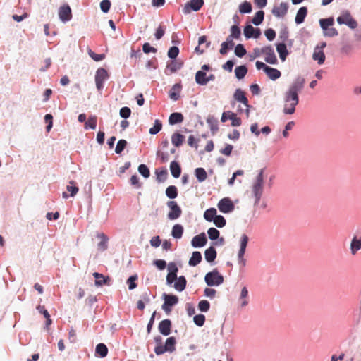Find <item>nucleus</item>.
<instances>
[{
    "instance_id": "f257e3e1",
    "label": "nucleus",
    "mask_w": 361,
    "mask_h": 361,
    "mask_svg": "<svg viewBox=\"0 0 361 361\" xmlns=\"http://www.w3.org/2000/svg\"><path fill=\"white\" fill-rule=\"evenodd\" d=\"M283 99L284 105L283 112L285 114H293L295 111V106L299 103V97H295L285 92Z\"/></svg>"
},
{
    "instance_id": "f03ea898",
    "label": "nucleus",
    "mask_w": 361,
    "mask_h": 361,
    "mask_svg": "<svg viewBox=\"0 0 361 361\" xmlns=\"http://www.w3.org/2000/svg\"><path fill=\"white\" fill-rule=\"evenodd\" d=\"M263 185H264V176L263 171L261 170L259 174L256 177V180L252 185V193L255 198V204H257L259 202L263 192Z\"/></svg>"
},
{
    "instance_id": "7ed1b4c3",
    "label": "nucleus",
    "mask_w": 361,
    "mask_h": 361,
    "mask_svg": "<svg viewBox=\"0 0 361 361\" xmlns=\"http://www.w3.org/2000/svg\"><path fill=\"white\" fill-rule=\"evenodd\" d=\"M204 280L209 286H219L224 282V277L215 269L205 275Z\"/></svg>"
},
{
    "instance_id": "20e7f679",
    "label": "nucleus",
    "mask_w": 361,
    "mask_h": 361,
    "mask_svg": "<svg viewBox=\"0 0 361 361\" xmlns=\"http://www.w3.org/2000/svg\"><path fill=\"white\" fill-rule=\"evenodd\" d=\"M305 83V78L301 76H298L291 83L288 90L286 92L294 95L295 97H298V94L302 90Z\"/></svg>"
},
{
    "instance_id": "39448f33",
    "label": "nucleus",
    "mask_w": 361,
    "mask_h": 361,
    "mask_svg": "<svg viewBox=\"0 0 361 361\" xmlns=\"http://www.w3.org/2000/svg\"><path fill=\"white\" fill-rule=\"evenodd\" d=\"M337 22L338 24H345L351 29H355L357 27V21L351 16L349 11H343L338 18Z\"/></svg>"
},
{
    "instance_id": "423d86ee",
    "label": "nucleus",
    "mask_w": 361,
    "mask_h": 361,
    "mask_svg": "<svg viewBox=\"0 0 361 361\" xmlns=\"http://www.w3.org/2000/svg\"><path fill=\"white\" fill-rule=\"evenodd\" d=\"M249 241V238L246 234H243L240 240V250L238 253V263L242 266H245L246 260L244 258L246 247Z\"/></svg>"
},
{
    "instance_id": "0eeeda50",
    "label": "nucleus",
    "mask_w": 361,
    "mask_h": 361,
    "mask_svg": "<svg viewBox=\"0 0 361 361\" xmlns=\"http://www.w3.org/2000/svg\"><path fill=\"white\" fill-rule=\"evenodd\" d=\"M164 302L162 305V310L169 314L171 312V307L178 302V298L174 295L164 294Z\"/></svg>"
},
{
    "instance_id": "6e6552de",
    "label": "nucleus",
    "mask_w": 361,
    "mask_h": 361,
    "mask_svg": "<svg viewBox=\"0 0 361 361\" xmlns=\"http://www.w3.org/2000/svg\"><path fill=\"white\" fill-rule=\"evenodd\" d=\"M109 75L106 69L99 68L97 69L95 75V83L97 88L101 91L104 87V82L108 78Z\"/></svg>"
},
{
    "instance_id": "1a4fd4ad",
    "label": "nucleus",
    "mask_w": 361,
    "mask_h": 361,
    "mask_svg": "<svg viewBox=\"0 0 361 361\" xmlns=\"http://www.w3.org/2000/svg\"><path fill=\"white\" fill-rule=\"evenodd\" d=\"M167 206L170 208V212L168 214L169 219L173 220L180 216L182 210L176 201L168 202Z\"/></svg>"
},
{
    "instance_id": "9d476101",
    "label": "nucleus",
    "mask_w": 361,
    "mask_h": 361,
    "mask_svg": "<svg viewBox=\"0 0 361 361\" xmlns=\"http://www.w3.org/2000/svg\"><path fill=\"white\" fill-rule=\"evenodd\" d=\"M217 207L223 213H230L233 212L235 208L234 204L229 197H224L221 199L219 202Z\"/></svg>"
},
{
    "instance_id": "9b49d317",
    "label": "nucleus",
    "mask_w": 361,
    "mask_h": 361,
    "mask_svg": "<svg viewBox=\"0 0 361 361\" xmlns=\"http://www.w3.org/2000/svg\"><path fill=\"white\" fill-rule=\"evenodd\" d=\"M264 55L265 56V61L270 64H276L277 63V59L275 55L274 51L271 46H267L263 47Z\"/></svg>"
},
{
    "instance_id": "f8f14e48",
    "label": "nucleus",
    "mask_w": 361,
    "mask_h": 361,
    "mask_svg": "<svg viewBox=\"0 0 361 361\" xmlns=\"http://www.w3.org/2000/svg\"><path fill=\"white\" fill-rule=\"evenodd\" d=\"M204 5V0H190V2L185 5L183 11L185 13H188L190 10L198 11Z\"/></svg>"
},
{
    "instance_id": "ddd939ff",
    "label": "nucleus",
    "mask_w": 361,
    "mask_h": 361,
    "mask_svg": "<svg viewBox=\"0 0 361 361\" xmlns=\"http://www.w3.org/2000/svg\"><path fill=\"white\" fill-rule=\"evenodd\" d=\"M59 16L63 22L70 20L72 18L71 7L68 4L61 6L59 11Z\"/></svg>"
},
{
    "instance_id": "4468645a",
    "label": "nucleus",
    "mask_w": 361,
    "mask_h": 361,
    "mask_svg": "<svg viewBox=\"0 0 361 361\" xmlns=\"http://www.w3.org/2000/svg\"><path fill=\"white\" fill-rule=\"evenodd\" d=\"M207 242L204 233L195 235L192 240V245L194 247H200L206 245Z\"/></svg>"
},
{
    "instance_id": "2eb2a0df",
    "label": "nucleus",
    "mask_w": 361,
    "mask_h": 361,
    "mask_svg": "<svg viewBox=\"0 0 361 361\" xmlns=\"http://www.w3.org/2000/svg\"><path fill=\"white\" fill-rule=\"evenodd\" d=\"M288 6L286 3H281L279 6H275L272 10V13L279 18L283 17L288 11Z\"/></svg>"
},
{
    "instance_id": "dca6fc26",
    "label": "nucleus",
    "mask_w": 361,
    "mask_h": 361,
    "mask_svg": "<svg viewBox=\"0 0 361 361\" xmlns=\"http://www.w3.org/2000/svg\"><path fill=\"white\" fill-rule=\"evenodd\" d=\"M171 322L169 319H164L159 324V331L164 336H168L171 333Z\"/></svg>"
},
{
    "instance_id": "f3484780",
    "label": "nucleus",
    "mask_w": 361,
    "mask_h": 361,
    "mask_svg": "<svg viewBox=\"0 0 361 361\" xmlns=\"http://www.w3.org/2000/svg\"><path fill=\"white\" fill-rule=\"evenodd\" d=\"M234 99L238 102L243 104L246 107L249 108L250 105L248 104V99L245 97V92L240 89H237L234 93Z\"/></svg>"
},
{
    "instance_id": "a211bd4d",
    "label": "nucleus",
    "mask_w": 361,
    "mask_h": 361,
    "mask_svg": "<svg viewBox=\"0 0 361 361\" xmlns=\"http://www.w3.org/2000/svg\"><path fill=\"white\" fill-rule=\"evenodd\" d=\"M325 58V54L324 51L321 49V48H319V47H316L314 50L312 59L314 61H317L319 65H322L324 63Z\"/></svg>"
},
{
    "instance_id": "6ab92c4d",
    "label": "nucleus",
    "mask_w": 361,
    "mask_h": 361,
    "mask_svg": "<svg viewBox=\"0 0 361 361\" xmlns=\"http://www.w3.org/2000/svg\"><path fill=\"white\" fill-rule=\"evenodd\" d=\"M66 189L70 192V195H68L66 192H63L62 195L65 199L68 198L69 196H75L78 192V188L75 185V183L73 180L69 182V185H67Z\"/></svg>"
},
{
    "instance_id": "aec40b11",
    "label": "nucleus",
    "mask_w": 361,
    "mask_h": 361,
    "mask_svg": "<svg viewBox=\"0 0 361 361\" xmlns=\"http://www.w3.org/2000/svg\"><path fill=\"white\" fill-rule=\"evenodd\" d=\"M233 46L234 42L231 39V37H228L226 40L221 44L219 53L222 55H225L227 53L228 50L232 49Z\"/></svg>"
},
{
    "instance_id": "412c9836",
    "label": "nucleus",
    "mask_w": 361,
    "mask_h": 361,
    "mask_svg": "<svg viewBox=\"0 0 361 361\" xmlns=\"http://www.w3.org/2000/svg\"><path fill=\"white\" fill-rule=\"evenodd\" d=\"M265 73L272 80H276L281 75V72L278 69L269 66L266 68Z\"/></svg>"
},
{
    "instance_id": "4be33fe9",
    "label": "nucleus",
    "mask_w": 361,
    "mask_h": 361,
    "mask_svg": "<svg viewBox=\"0 0 361 361\" xmlns=\"http://www.w3.org/2000/svg\"><path fill=\"white\" fill-rule=\"evenodd\" d=\"M276 51L282 61H284L288 54L286 45L284 43H279L276 45Z\"/></svg>"
},
{
    "instance_id": "5701e85b",
    "label": "nucleus",
    "mask_w": 361,
    "mask_h": 361,
    "mask_svg": "<svg viewBox=\"0 0 361 361\" xmlns=\"http://www.w3.org/2000/svg\"><path fill=\"white\" fill-rule=\"evenodd\" d=\"M307 14V8L306 7L303 6L300 8L295 16V23L297 24H301L302 23H303Z\"/></svg>"
},
{
    "instance_id": "b1692460",
    "label": "nucleus",
    "mask_w": 361,
    "mask_h": 361,
    "mask_svg": "<svg viewBox=\"0 0 361 361\" xmlns=\"http://www.w3.org/2000/svg\"><path fill=\"white\" fill-rule=\"evenodd\" d=\"M206 73L202 71H198L195 74V81L200 85H205L208 82Z\"/></svg>"
},
{
    "instance_id": "393cba45",
    "label": "nucleus",
    "mask_w": 361,
    "mask_h": 361,
    "mask_svg": "<svg viewBox=\"0 0 361 361\" xmlns=\"http://www.w3.org/2000/svg\"><path fill=\"white\" fill-rule=\"evenodd\" d=\"M204 256L208 262H212L216 257V251L213 247H209L205 250Z\"/></svg>"
},
{
    "instance_id": "a878e982",
    "label": "nucleus",
    "mask_w": 361,
    "mask_h": 361,
    "mask_svg": "<svg viewBox=\"0 0 361 361\" xmlns=\"http://www.w3.org/2000/svg\"><path fill=\"white\" fill-rule=\"evenodd\" d=\"M176 281L174 283V288L178 291H183L186 287L187 281L185 278L182 276L177 278Z\"/></svg>"
},
{
    "instance_id": "bb28decb",
    "label": "nucleus",
    "mask_w": 361,
    "mask_h": 361,
    "mask_svg": "<svg viewBox=\"0 0 361 361\" xmlns=\"http://www.w3.org/2000/svg\"><path fill=\"white\" fill-rule=\"evenodd\" d=\"M184 119V117L180 113H173L170 115L169 118V122L171 125H174L176 123H181Z\"/></svg>"
},
{
    "instance_id": "cd10ccee",
    "label": "nucleus",
    "mask_w": 361,
    "mask_h": 361,
    "mask_svg": "<svg viewBox=\"0 0 361 361\" xmlns=\"http://www.w3.org/2000/svg\"><path fill=\"white\" fill-rule=\"evenodd\" d=\"M184 139L185 137L178 133H175L171 136L172 144L177 147L182 145Z\"/></svg>"
},
{
    "instance_id": "c85d7f7f",
    "label": "nucleus",
    "mask_w": 361,
    "mask_h": 361,
    "mask_svg": "<svg viewBox=\"0 0 361 361\" xmlns=\"http://www.w3.org/2000/svg\"><path fill=\"white\" fill-rule=\"evenodd\" d=\"M154 340L155 342L157 343V345L154 348V352L157 355H161L167 351L166 347L161 345L162 338L161 336H158L155 337Z\"/></svg>"
},
{
    "instance_id": "c756f323",
    "label": "nucleus",
    "mask_w": 361,
    "mask_h": 361,
    "mask_svg": "<svg viewBox=\"0 0 361 361\" xmlns=\"http://www.w3.org/2000/svg\"><path fill=\"white\" fill-rule=\"evenodd\" d=\"M170 170L174 178H178L181 173V168L176 161H172L170 164Z\"/></svg>"
},
{
    "instance_id": "7c9ffc66",
    "label": "nucleus",
    "mask_w": 361,
    "mask_h": 361,
    "mask_svg": "<svg viewBox=\"0 0 361 361\" xmlns=\"http://www.w3.org/2000/svg\"><path fill=\"white\" fill-rule=\"evenodd\" d=\"M202 261V255L198 251H195L192 254V257L189 260V264L190 266H197Z\"/></svg>"
},
{
    "instance_id": "2f4dec72",
    "label": "nucleus",
    "mask_w": 361,
    "mask_h": 361,
    "mask_svg": "<svg viewBox=\"0 0 361 361\" xmlns=\"http://www.w3.org/2000/svg\"><path fill=\"white\" fill-rule=\"evenodd\" d=\"M195 175L199 182H203L207 178V174L204 169L197 168L195 170Z\"/></svg>"
},
{
    "instance_id": "473e14b6",
    "label": "nucleus",
    "mask_w": 361,
    "mask_h": 361,
    "mask_svg": "<svg viewBox=\"0 0 361 361\" xmlns=\"http://www.w3.org/2000/svg\"><path fill=\"white\" fill-rule=\"evenodd\" d=\"M248 290L246 287H243L241 290L239 300L240 301V305L244 307L248 305Z\"/></svg>"
},
{
    "instance_id": "72a5a7b5",
    "label": "nucleus",
    "mask_w": 361,
    "mask_h": 361,
    "mask_svg": "<svg viewBox=\"0 0 361 361\" xmlns=\"http://www.w3.org/2000/svg\"><path fill=\"white\" fill-rule=\"evenodd\" d=\"M183 227L180 224H176L172 228L171 235L174 238H180L183 235Z\"/></svg>"
},
{
    "instance_id": "f704fd0d",
    "label": "nucleus",
    "mask_w": 361,
    "mask_h": 361,
    "mask_svg": "<svg viewBox=\"0 0 361 361\" xmlns=\"http://www.w3.org/2000/svg\"><path fill=\"white\" fill-rule=\"evenodd\" d=\"M93 276L96 279L95 285L97 286L106 284L107 283V281L109 280V277L104 278L103 274L97 272L93 273Z\"/></svg>"
},
{
    "instance_id": "c9c22d12",
    "label": "nucleus",
    "mask_w": 361,
    "mask_h": 361,
    "mask_svg": "<svg viewBox=\"0 0 361 361\" xmlns=\"http://www.w3.org/2000/svg\"><path fill=\"white\" fill-rule=\"evenodd\" d=\"M361 249V239H357L354 237L351 241L350 250L353 255H355L357 251Z\"/></svg>"
},
{
    "instance_id": "e433bc0d",
    "label": "nucleus",
    "mask_w": 361,
    "mask_h": 361,
    "mask_svg": "<svg viewBox=\"0 0 361 361\" xmlns=\"http://www.w3.org/2000/svg\"><path fill=\"white\" fill-rule=\"evenodd\" d=\"M247 73V68L245 66H237L235 69V74L238 79H243Z\"/></svg>"
},
{
    "instance_id": "4c0bfd02",
    "label": "nucleus",
    "mask_w": 361,
    "mask_h": 361,
    "mask_svg": "<svg viewBox=\"0 0 361 361\" xmlns=\"http://www.w3.org/2000/svg\"><path fill=\"white\" fill-rule=\"evenodd\" d=\"M96 353L98 354L101 357H104L108 354V348L104 343H99L96 346Z\"/></svg>"
},
{
    "instance_id": "58836bf2",
    "label": "nucleus",
    "mask_w": 361,
    "mask_h": 361,
    "mask_svg": "<svg viewBox=\"0 0 361 361\" xmlns=\"http://www.w3.org/2000/svg\"><path fill=\"white\" fill-rule=\"evenodd\" d=\"M166 195L170 199H174L178 196V189L175 185H170L166 190Z\"/></svg>"
},
{
    "instance_id": "ea45409f",
    "label": "nucleus",
    "mask_w": 361,
    "mask_h": 361,
    "mask_svg": "<svg viewBox=\"0 0 361 361\" xmlns=\"http://www.w3.org/2000/svg\"><path fill=\"white\" fill-rule=\"evenodd\" d=\"M216 216V210L215 208L208 209L204 213V217L208 221H213Z\"/></svg>"
},
{
    "instance_id": "a19ab883",
    "label": "nucleus",
    "mask_w": 361,
    "mask_h": 361,
    "mask_svg": "<svg viewBox=\"0 0 361 361\" xmlns=\"http://www.w3.org/2000/svg\"><path fill=\"white\" fill-rule=\"evenodd\" d=\"M176 339L174 337H169L166 339L164 347L168 352H173L175 350Z\"/></svg>"
},
{
    "instance_id": "79ce46f5",
    "label": "nucleus",
    "mask_w": 361,
    "mask_h": 361,
    "mask_svg": "<svg viewBox=\"0 0 361 361\" xmlns=\"http://www.w3.org/2000/svg\"><path fill=\"white\" fill-rule=\"evenodd\" d=\"M264 13L263 11H257L252 20V23L255 25H260L264 20Z\"/></svg>"
},
{
    "instance_id": "37998d69",
    "label": "nucleus",
    "mask_w": 361,
    "mask_h": 361,
    "mask_svg": "<svg viewBox=\"0 0 361 361\" xmlns=\"http://www.w3.org/2000/svg\"><path fill=\"white\" fill-rule=\"evenodd\" d=\"M241 35L240 29L236 25H232L231 27V34L228 37H231V39H239Z\"/></svg>"
},
{
    "instance_id": "c03bdc74",
    "label": "nucleus",
    "mask_w": 361,
    "mask_h": 361,
    "mask_svg": "<svg viewBox=\"0 0 361 361\" xmlns=\"http://www.w3.org/2000/svg\"><path fill=\"white\" fill-rule=\"evenodd\" d=\"M180 88V86L178 85H175L173 86V87L169 93V97L171 99H173L174 101H176L178 99Z\"/></svg>"
},
{
    "instance_id": "a18cd8bd",
    "label": "nucleus",
    "mask_w": 361,
    "mask_h": 361,
    "mask_svg": "<svg viewBox=\"0 0 361 361\" xmlns=\"http://www.w3.org/2000/svg\"><path fill=\"white\" fill-rule=\"evenodd\" d=\"M142 300H140L137 302V307L140 310H143L145 309V302L148 303L150 300L149 294L147 293H144L142 295Z\"/></svg>"
},
{
    "instance_id": "49530a36",
    "label": "nucleus",
    "mask_w": 361,
    "mask_h": 361,
    "mask_svg": "<svg viewBox=\"0 0 361 361\" xmlns=\"http://www.w3.org/2000/svg\"><path fill=\"white\" fill-rule=\"evenodd\" d=\"M334 23V20L333 18H323L319 20V24L323 30H326L330 26H332Z\"/></svg>"
},
{
    "instance_id": "de8ad7c7",
    "label": "nucleus",
    "mask_w": 361,
    "mask_h": 361,
    "mask_svg": "<svg viewBox=\"0 0 361 361\" xmlns=\"http://www.w3.org/2000/svg\"><path fill=\"white\" fill-rule=\"evenodd\" d=\"M98 238L101 239V241L98 243V247L104 251L107 248L108 238L104 233L99 234Z\"/></svg>"
},
{
    "instance_id": "09e8293b",
    "label": "nucleus",
    "mask_w": 361,
    "mask_h": 361,
    "mask_svg": "<svg viewBox=\"0 0 361 361\" xmlns=\"http://www.w3.org/2000/svg\"><path fill=\"white\" fill-rule=\"evenodd\" d=\"M157 180L158 182H164L168 176L166 169L157 170L156 171Z\"/></svg>"
},
{
    "instance_id": "8fccbe9b",
    "label": "nucleus",
    "mask_w": 361,
    "mask_h": 361,
    "mask_svg": "<svg viewBox=\"0 0 361 361\" xmlns=\"http://www.w3.org/2000/svg\"><path fill=\"white\" fill-rule=\"evenodd\" d=\"M97 126V117L95 116H90L87 121L85 123V128H90L94 130Z\"/></svg>"
},
{
    "instance_id": "3c124183",
    "label": "nucleus",
    "mask_w": 361,
    "mask_h": 361,
    "mask_svg": "<svg viewBox=\"0 0 361 361\" xmlns=\"http://www.w3.org/2000/svg\"><path fill=\"white\" fill-rule=\"evenodd\" d=\"M87 53L89 56L95 61H100L105 59V54H98L94 53L91 49H87Z\"/></svg>"
},
{
    "instance_id": "603ef678",
    "label": "nucleus",
    "mask_w": 361,
    "mask_h": 361,
    "mask_svg": "<svg viewBox=\"0 0 361 361\" xmlns=\"http://www.w3.org/2000/svg\"><path fill=\"white\" fill-rule=\"evenodd\" d=\"M239 11L242 13H249L252 11V6L250 2L245 1L239 6Z\"/></svg>"
},
{
    "instance_id": "864d4df0",
    "label": "nucleus",
    "mask_w": 361,
    "mask_h": 361,
    "mask_svg": "<svg viewBox=\"0 0 361 361\" xmlns=\"http://www.w3.org/2000/svg\"><path fill=\"white\" fill-rule=\"evenodd\" d=\"M214 224L219 227L222 228L226 225V219L223 216L221 215H216L215 218L213 220Z\"/></svg>"
},
{
    "instance_id": "5fc2aeb1",
    "label": "nucleus",
    "mask_w": 361,
    "mask_h": 361,
    "mask_svg": "<svg viewBox=\"0 0 361 361\" xmlns=\"http://www.w3.org/2000/svg\"><path fill=\"white\" fill-rule=\"evenodd\" d=\"M207 233L209 239L212 240L218 239L220 235L219 231L215 228H209L207 231Z\"/></svg>"
},
{
    "instance_id": "6e6d98bb",
    "label": "nucleus",
    "mask_w": 361,
    "mask_h": 361,
    "mask_svg": "<svg viewBox=\"0 0 361 361\" xmlns=\"http://www.w3.org/2000/svg\"><path fill=\"white\" fill-rule=\"evenodd\" d=\"M161 128L162 124L160 121L156 120L154 126L149 129V132L152 135H155L161 130Z\"/></svg>"
},
{
    "instance_id": "4d7b16f0",
    "label": "nucleus",
    "mask_w": 361,
    "mask_h": 361,
    "mask_svg": "<svg viewBox=\"0 0 361 361\" xmlns=\"http://www.w3.org/2000/svg\"><path fill=\"white\" fill-rule=\"evenodd\" d=\"M139 173L143 176L145 178H148L150 176V172L148 167L145 164H140L138 166Z\"/></svg>"
},
{
    "instance_id": "13d9d810",
    "label": "nucleus",
    "mask_w": 361,
    "mask_h": 361,
    "mask_svg": "<svg viewBox=\"0 0 361 361\" xmlns=\"http://www.w3.org/2000/svg\"><path fill=\"white\" fill-rule=\"evenodd\" d=\"M210 304L207 300H203L199 302L198 308L201 312H206L209 310Z\"/></svg>"
},
{
    "instance_id": "bf43d9fd",
    "label": "nucleus",
    "mask_w": 361,
    "mask_h": 361,
    "mask_svg": "<svg viewBox=\"0 0 361 361\" xmlns=\"http://www.w3.org/2000/svg\"><path fill=\"white\" fill-rule=\"evenodd\" d=\"M195 324L198 326H202L205 322V316L204 314L195 315L193 318Z\"/></svg>"
},
{
    "instance_id": "052dcab7",
    "label": "nucleus",
    "mask_w": 361,
    "mask_h": 361,
    "mask_svg": "<svg viewBox=\"0 0 361 361\" xmlns=\"http://www.w3.org/2000/svg\"><path fill=\"white\" fill-rule=\"evenodd\" d=\"M127 145V142L125 140H118L116 149L115 152L116 154H121L122 151L125 149V147Z\"/></svg>"
},
{
    "instance_id": "680f3d73",
    "label": "nucleus",
    "mask_w": 361,
    "mask_h": 361,
    "mask_svg": "<svg viewBox=\"0 0 361 361\" xmlns=\"http://www.w3.org/2000/svg\"><path fill=\"white\" fill-rule=\"evenodd\" d=\"M235 54L238 57H243L246 54V49L243 44H239L235 48Z\"/></svg>"
},
{
    "instance_id": "e2e57ef3",
    "label": "nucleus",
    "mask_w": 361,
    "mask_h": 361,
    "mask_svg": "<svg viewBox=\"0 0 361 361\" xmlns=\"http://www.w3.org/2000/svg\"><path fill=\"white\" fill-rule=\"evenodd\" d=\"M230 120H231L232 126H240L241 125V119L237 117L236 114L233 112L230 114Z\"/></svg>"
},
{
    "instance_id": "0e129e2a",
    "label": "nucleus",
    "mask_w": 361,
    "mask_h": 361,
    "mask_svg": "<svg viewBox=\"0 0 361 361\" xmlns=\"http://www.w3.org/2000/svg\"><path fill=\"white\" fill-rule=\"evenodd\" d=\"M111 3L109 0H102L100 3V8L102 12L107 13L111 7Z\"/></svg>"
},
{
    "instance_id": "69168bd1",
    "label": "nucleus",
    "mask_w": 361,
    "mask_h": 361,
    "mask_svg": "<svg viewBox=\"0 0 361 361\" xmlns=\"http://www.w3.org/2000/svg\"><path fill=\"white\" fill-rule=\"evenodd\" d=\"M179 54V49L176 47H171L168 51V56L171 59H176Z\"/></svg>"
},
{
    "instance_id": "338daca9",
    "label": "nucleus",
    "mask_w": 361,
    "mask_h": 361,
    "mask_svg": "<svg viewBox=\"0 0 361 361\" xmlns=\"http://www.w3.org/2000/svg\"><path fill=\"white\" fill-rule=\"evenodd\" d=\"M255 29L252 25H248L245 27L244 28V35L246 38H250L252 37L253 34L255 33Z\"/></svg>"
},
{
    "instance_id": "774afa93",
    "label": "nucleus",
    "mask_w": 361,
    "mask_h": 361,
    "mask_svg": "<svg viewBox=\"0 0 361 361\" xmlns=\"http://www.w3.org/2000/svg\"><path fill=\"white\" fill-rule=\"evenodd\" d=\"M338 31L334 27H328L324 30V35L326 37H332L338 35Z\"/></svg>"
}]
</instances>
